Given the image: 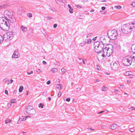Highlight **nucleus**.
<instances>
[{"mask_svg": "<svg viewBox=\"0 0 135 135\" xmlns=\"http://www.w3.org/2000/svg\"><path fill=\"white\" fill-rule=\"evenodd\" d=\"M135 22L123 25L121 27V30L122 32L124 33H128L131 32L135 27Z\"/></svg>", "mask_w": 135, "mask_h": 135, "instance_id": "obj_1", "label": "nucleus"}, {"mask_svg": "<svg viewBox=\"0 0 135 135\" xmlns=\"http://www.w3.org/2000/svg\"><path fill=\"white\" fill-rule=\"evenodd\" d=\"M4 15L5 19L8 22L9 21L11 23L16 22V20L13 15V12L11 10H7L4 11Z\"/></svg>", "mask_w": 135, "mask_h": 135, "instance_id": "obj_2", "label": "nucleus"}, {"mask_svg": "<svg viewBox=\"0 0 135 135\" xmlns=\"http://www.w3.org/2000/svg\"><path fill=\"white\" fill-rule=\"evenodd\" d=\"M111 52H109V47H106L104 48L103 49L102 52L103 54L102 55V56L104 57L106 56H107L108 57L110 56L112 54L113 52V50L112 49H111Z\"/></svg>", "mask_w": 135, "mask_h": 135, "instance_id": "obj_3", "label": "nucleus"}, {"mask_svg": "<svg viewBox=\"0 0 135 135\" xmlns=\"http://www.w3.org/2000/svg\"><path fill=\"white\" fill-rule=\"evenodd\" d=\"M122 62L123 64L125 66H130L132 62L131 57L130 55L126 56L124 58Z\"/></svg>", "mask_w": 135, "mask_h": 135, "instance_id": "obj_4", "label": "nucleus"}, {"mask_svg": "<svg viewBox=\"0 0 135 135\" xmlns=\"http://www.w3.org/2000/svg\"><path fill=\"white\" fill-rule=\"evenodd\" d=\"M26 112L27 113L30 115H34L36 113L35 110L31 106L27 107L26 109Z\"/></svg>", "mask_w": 135, "mask_h": 135, "instance_id": "obj_5", "label": "nucleus"}, {"mask_svg": "<svg viewBox=\"0 0 135 135\" xmlns=\"http://www.w3.org/2000/svg\"><path fill=\"white\" fill-rule=\"evenodd\" d=\"M118 34L117 31L115 30H113L111 31L110 38L112 40H115L117 38Z\"/></svg>", "mask_w": 135, "mask_h": 135, "instance_id": "obj_6", "label": "nucleus"}, {"mask_svg": "<svg viewBox=\"0 0 135 135\" xmlns=\"http://www.w3.org/2000/svg\"><path fill=\"white\" fill-rule=\"evenodd\" d=\"M98 45V47H100L103 49L104 47V45L103 43V42L100 41V42L99 41H97L94 43V46H97V45Z\"/></svg>", "mask_w": 135, "mask_h": 135, "instance_id": "obj_7", "label": "nucleus"}, {"mask_svg": "<svg viewBox=\"0 0 135 135\" xmlns=\"http://www.w3.org/2000/svg\"><path fill=\"white\" fill-rule=\"evenodd\" d=\"M111 65L112 69L114 70L118 69L119 66V65L115 62L113 63H111Z\"/></svg>", "mask_w": 135, "mask_h": 135, "instance_id": "obj_8", "label": "nucleus"}, {"mask_svg": "<svg viewBox=\"0 0 135 135\" xmlns=\"http://www.w3.org/2000/svg\"><path fill=\"white\" fill-rule=\"evenodd\" d=\"M98 45L97 46H94V50L95 52L97 53H100L102 52L103 48L100 47H99L98 46Z\"/></svg>", "mask_w": 135, "mask_h": 135, "instance_id": "obj_9", "label": "nucleus"}, {"mask_svg": "<svg viewBox=\"0 0 135 135\" xmlns=\"http://www.w3.org/2000/svg\"><path fill=\"white\" fill-rule=\"evenodd\" d=\"M13 32L12 31L8 32L7 33V38L9 40H11L13 37Z\"/></svg>", "mask_w": 135, "mask_h": 135, "instance_id": "obj_10", "label": "nucleus"}, {"mask_svg": "<svg viewBox=\"0 0 135 135\" xmlns=\"http://www.w3.org/2000/svg\"><path fill=\"white\" fill-rule=\"evenodd\" d=\"M19 54V53L18 52V50H16L14 51V53L12 56V58H17L18 57V56Z\"/></svg>", "mask_w": 135, "mask_h": 135, "instance_id": "obj_11", "label": "nucleus"}, {"mask_svg": "<svg viewBox=\"0 0 135 135\" xmlns=\"http://www.w3.org/2000/svg\"><path fill=\"white\" fill-rule=\"evenodd\" d=\"M111 46L113 48H115L117 50L120 49V46L119 44H115L113 45V46L112 45H111Z\"/></svg>", "mask_w": 135, "mask_h": 135, "instance_id": "obj_12", "label": "nucleus"}, {"mask_svg": "<svg viewBox=\"0 0 135 135\" xmlns=\"http://www.w3.org/2000/svg\"><path fill=\"white\" fill-rule=\"evenodd\" d=\"M117 128V126L116 124H113L110 126V128L114 130Z\"/></svg>", "mask_w": 135, "mask_h": 135, "instance_id": "obj_13", "label": "nucleus"}, {"mask_svg": "<svg viewBox=\"0 0 135 135\" xmlns=\"http://www.w3.org/2000/svg\"><path fill=\"white\" fill-rule=\"evenodd\" d=\"M7 4H3L2 5L0 6V10L3 9L4 8H5L7 7Z\"/></svg>", "mask_w": 135, "mask_h": 135, "instance_id": "obj_14", "label": "nucleus"}, {"mask_svg": "<svg viewBox=\"0 0 135 135\" xmlns=\"http://www.w3.org/2000/svg\"><path fill=\"white\" fill-rule=\"evenodd\" d=\"M21 28L22 30V31L24 32H26L27 31V29L26 27H24L23 26H21Z\"/></svg>", "mask_w": 135, "mask_h": 135, "instance_id": "obj_15", "label": "nucleus"}, {"mask_svg": "<svg viewBox=\"0 0 135 135\" xmlns=\"http://www.w3.org/2000/svg\"><path fill=\"white\" fill-rule=\"evenodd\" d=\"M86 44V42L85 41L81 42L79 44V46L81 47H83Z\"/></svg>", "mask_w": 135, "mask_h": 135, "instance_id": "obj_16", "label": "nucleus"}, {"mask_svg": "<svg viewBox=\"0 0 135 135\" xmlns=\"http://www.w3.org/2000/svg\"><path fill=\"white\" fill-rule=\"evenodd\" d=\"M23 86L22 85L20 86L19 87V90H18L19 92H22L23 91Z\"/></svg>", "mask_w": 135, "mask_h": 135, "instance_id": "obj_17", "label": "nucleus"}, {"mask_svg": "<svg viewBox=\"0 0 135 135\" xmlns=\"http://www.w3.org/2000/svg\"><path fill=\"white\" fill-rule=\"evenodd\" d=\"M57 88L59 89H62V85L61 84H57Z\"/></svg>", "mask_w": 135, "mask_h": 135, "instance_id": "obj_18", "label": "nucleus"}, {"mask_svg": "<svg viewBox=\"0 0 135 135\" xmlns=\"http://www.w3.org/2000/svg\"><path fill=\"white\" fill-rule=\"evenodd\" d=\"M57 70L58 69L56 68H53L51 69V71L53 73L57 72Z\"/></svg>", "mask_w": 135, "mask_h": 135, "instance_id": "obj_19", "label": "nucleus"}, {"mask_svg": "<svg viewBox=\"0 0 135 135\" xmlns=\"http://www.w3.org/2000/svg\"><path fill=\"white\" fill-rule=\"evenodd\" d=\"M55 1L57 4H60L62 2V0H55Z\"/></svg>", "mask_w": 135, "mask_h": 135, "instance_id": "obj_20", "label": "nucleus"}, {"mask_svg": "<svg viewBox=\"0 0 135 135\" xmlns=\"http://www.w3.org/2000/svg\"><path fill=\"white\" fill-rule=\"evenodd\" d=\"M100 40H101L100 41H104V42H105V40L106 41V39L105 38V37L104 36L103 37L102 36L101 37H100Z\"/></svg>", "mask_w": 135, "mask_h": 135, "instance_id": "obj_21", "label": "nucleus"}, {"mask_svg": "<svg viewBox=\"0 0 135 135\" xmlns=\"http://www.w3.org/2000/svg\"><path fill=\"white\" fill-rule=\"evenodd\" d=\"M22 118H20V121L24 120H25L27 118V117H26V116L22 117Z\"/></svg>", "mask_w": 135, "mask_h": 135, "instance_id": "obj_22", "label": "nucleus"}, {"mask_svg": "<svg viewBox=\"0 0 135 135\" xmlns=\"http://www.w3.org/2000/svg\"><path fill=\"white\" fill-rule=\"evenodd\" d=\"M132 60H133L134 61H135V53H133L132 55Z\"/></svg>", "mask_w": 135, "mask_h": 135, "instance_id": "obj_23", "label": "nucleus"}, {"mask_svg": "<svg viewBox=\"0 0 135 135\" xmlns=\"http://www.w3.org/2000/svg\"><path fill=\"white\" fill-rule=\"evenodd\" d=\"M86 40V41H85V42H86V44L87 43L88 44H90L91 43V39H89L87 40Z\"/></svg>", "mask_w": 135, "mask_h": 135, "instance_id": "obj_24", "label": "nucleus"}, {"mask_svg": "<svg viewBox=\"0 0 135 135\" xmlns=\"http://www.w3.org/2000/svg\"><path fill=\"white\" fill-rule=\"evenodd\" d=\"M11 121V120L9 119H7L5 121V123L6 124H7L8 123H10Z\"/></svg>", "mask_w": 135, "mask_h": 135, "instance_id": "obj_25", "label": "nucleus"}, {"mask_svg": "<svg viewBox=\"0 0 135 135\" xmlns=\"http://www.w3.org/2000/svg\"><path fill=\"white\" fill-rule=\"evenodd\" d=\"M10 102L12 103H16V101L15 99H11L10 100Z\"/></svg>", "mask_w": 135, "mask_h": 135, "instance_id": "obj_26", "label": "nucleus"}, {"mask_svg": "<svg viewBox=\"0 0 135 135\" xmlns=\"http://www.w3.org/2000/svg\"><path fill=\"white\" fill-rule=\"evenodd\" d=\"M82 59L79 58L78 60V61L79 64H81L82 63Z\"/></svg>", "mask_w": 135, "mask_h": 135, "instance_id": "obj_27", "label": "nucleus"}, {"mask_svg": "<svg viewBox=\"0 0 135 135\" xmlns=\"http://www.w3.org/2000/svg\"><path fill=\"white\" fill-rule=\"evenodd\" d=\"M66 70V69L64 68H62L61 69V71L63 73H65Z\"/></svg>", "mask_w": 135, "mask_h": 135, "instance_id": "obj_28", "label": "nucleus"}, {"mask_svg": "<svg viewBox=\"0 0 135 135\" xmlns=\"http://www.w3.org/2000/svg\"><path fill=\"white\" fill-rule=\"evenodd\" d=\"M44 105L43 104H42L41 103H40V104L38 105V107L39 108L41 107V108H43Z\"/></svg>", "mask_w": 135, "mask_h": 135, "instance_id": "obj_29", "label": "nucleus"}, {"mask_svg": "<svg viewBox=\"0 0 135 135\" xmlns=\"http://www.w3.org/2000/svg\"><path fill=\"white\" fill-rule=\"evenodd\" d=\"M115 7L116 8L118 9H119L121 8L122 7L120 6H115Z\"/></svg>", "mask_w": 135, "mask_h": 135, "instance_id": "obj_30", "label": "nucleus"}, {"mask_svg": "<svg viewBox=\"0 0 135 135\" xmlns=\"http://www.w3.org/2000/svg\"><path fill=\"white\" fill-rule=\"evenodd\" d=\"M69 12L70 13H72L73 12V9L72 8H70L69 10Z\"/></svg>", "mask_w": 135, "mask_h": 135, "instance_id": "obj_31", "label": "nucleus"}, {"mask_svg": "<svg viewBox=\"0 0 135 135\" xmlns=\"http://www.w3.org/2000/svg\"><path fill=\"white\" fill-rule=\"evenodd\" d=\"M93 33H89L87 35L86 37L88 38L90 36H91L92 35Z\"/></svg>", "mask_w": 135, "mask_h": 135, "instance_id": "obj_32", "label": "nucleus"}, {"mask_svg": "<svg viewBox=\"0 0 135 135\" xmlns=\"http://www.w3.org/2000/svg\"><path fill=\"white\" fill-rule=\"evenodd\" d=\"M130 74L129 72L128 71L124 73V75L127 76H129Z\"/></svg>", "mask_w": 135, "mask_h": 135, "instance_id": "obj_33", "label": "nucleus"}, {"mask_svg": "<svg viewBox=\"0 0 135 135\" xmlns=\"http://www.w3.org/2000/svg\"><path fill=\"white\" fill-rule=\"evenodd\" d=\"M27 16L31 18L32 17V15L31 13H28V14L27 15Z\"/></svg>", "mask_w": 135, "mask_h": 135, "instance_id": "obj_34", "label": "nucleus"}, {"mask_svg": "<svg viewBox=\"0 0 135 135\" xmlns=\"http://www.w3.org/2000/svg\"><path fill=\"white\" fill-rule=\"evenodd\" d=\"M61 91H60L58 93V94H57V96L59 97H60L61 96Z\"/></svg>", "mask_w": 135, "mask_h": 135, "instance_id": "obj_35", "label": "nucleus"}, {"mask_svg": "<svg viewBox=\"0 0 135 135\" xmlns=\"http://www.w3.org/2000/svg\"><path fill=\"white\" fill-rule=\"evenodd\" d=\"M131 5L133 7H135V2H133L131 4Z\"/></svg>", "mask_w": 135, "mask_h": 135, "instance_id": "obj_36", "label": "nucleus"}, {"mask_svg": "<svg viewBox=\"0 0 135 135\" xmlns=\"http://www.w3.org/2000/svg\"><path fill=\"white\" fill-rule=\"evenodd\" d=\"M4 37L3 38L2 36H1V38L0 39V40L1 42V43L3 41V40H4Z\"/></svg>", "mask_w": 135, "mask_h": 135, "instance_id": "obj_37", "label": "nucleus"}, {"mask_svg": "<svg viewBox=\"0 0 135 135\" xmlns=\"http://www.w3.org/2000/svg\"><path fill=\"white\" fill-rule=\"evenodd\" d=\"M107 88L106 87H105V86H103V89H102V90L103 91H105V89Z\"/></svg>", "mask_w": 135, "mask_h": 135, "instance_id": "obj_38", "label": "nucleus"}, {"mask_svg": "<svg viewBox=\"0 0 135 135\" xmlns=\"http://www.w3.org/2000/svg\"><path fill=\"white\" fill-rule=\"evenodd\" d=\"M46 17L47 18V20H51L52 18V17L49 16L47 17Z\"/></svg>", "mask_w": 135, "mask_h": 135, "instance_id": "obj_39", "label": "nucleus"}, {"mask_svg": "<svg viewBox=\"0 0 135 135\" xmlns=\"http://www.w3.org/2000/svg\"><path fill=\"white\" fill-rule=\"evenodd\" d=\"M129 131L131 132H133L134 131V130L132 128H129Z\"/></svg>", "mask_w": 135, "mask_h": 135, "instance_id": "obj_40", "label": "nucleus"}, {"mask_svg": "<svg viewBox=\"0 0 135 135\" xmlns=\"http://www.w3.org/2000/svg\"><path fill=\"white\" fill-rule=\"evenodd\" d=\"M57 26V25L56 24H55L53 26L54 28H56Z\"/></svg>", "mask_w": 135, "mask_h": 135, "instance_id": "obj_41", "label": "nucleus"}, {"mask_svg": "<svg viewBox=\"0 0 135 135\" xmlns=\"http://www.w3.org/2000/svg\"><path fill=\"white\" fill-rule=\"evenodd\" d=\"M47 93V91H45L44 92L42 93V94L44 95H46Z\"/></svg>", "mask_w": 135, "mask_h": 135, "instance_id": "obj_42", "label": "nucleus"}, {"mask_svg": "<svg viewBox=\"0 0 135 135\" xmlns=\"http://www.w3.org/2000/svg\"><path fill=\"white\" fill-rule=\"evenodd\" d=\"M8 79L7 78H6V79H4L3 80V82H6L7 81H8Z\"/></svg>", "mask_w": 135, "mask_h": 135, "instance_id": "obj_43", "label": "nucleus"}, {"mask_svg": "<svg viewBox=\"0 0 135 135\" xmlns=\"http://www.w3.org/2000/svg\"><path fill=\"white\" fill-rule=\"evenodd\" d=\"M88 129H89L90 131H94V129H92V128H89V127L88 128Z\"/></svg>", "mask_w": 135, "mask_h": 135, "instance_id": "obj_44", "label": "nucleus"}, {"mask_svg": "<svg viewBox=\"0 0 135 135\" xmlns=\"http://www.w3.org/2000/svg\"><path fill=\"white\" fill-rule=\"evenodd\" d=\"M33 73V71H30V72H28V74L30 75L31 74H32Z\"/></svg>", "mask_w": 135, "mask_h": 135, "instance_id": "obj_45", "label": "nucleus"}, {"mask_svg": "<svg viewBox=\"0 0 135 135\" xmlns=\"http://www.w3.org/2000/svg\"><path fill=\"white\" fill-rule=\"evenodd\" d=\"M134 48V50L135 51V44L133 45L132 47V48Z\"/></svg>", "mask_w": 135, "mask_h": 135, "instance_id": "obj_46", "label": "nucleus"}, {"mask_svg": "<svg viewBox=\"0 0 135 135\" xmlns=\"http://www.w3.org/2000/svg\"><path fill=\"white\" fill-rule=\"evenodd\" d=\"M51 83L50 81V80L48 81L46 83V84L47 85H49Z\"/></svg>", "mask_w": 135, "mask_h": 135, "instance_id": "obj_47", "label": "nucleus"}, {"mask_svg": "<svg viewBox=\"0 0 135 135\" xmlns=\"http://www.w3.org/2000/svg\"><path fill=\"white\" fill-rule=\"evenodd\" d=\"M70 98H67L66 99V100L68 102H69L70 100Z\"/></svg>", "mask_w": 135, "mask_h": 135, "instance_id": "obj_48", "label": "nucleus"}, {"mask_svg": "<svg viewBox=\"0 0 135 135\" xmlns=\"http://www.w3.org/2000/svg\"><path fill=\"white\" fill-rule=\"evenodd\" d=\"M105 112V111H101L100 112H98L97 114H100L101 113H103L104 112Z\"/></svg>", "mask_w": 135, "mask_h": 135, "instance_id": "obj_49", "label": "nucleus"}, {"mask_svg": "<svg viewBox=\"0 0 135 135\" xmlns=\"http://www.w3.org/2000/svg\"><path fill=\"white\" fill-rule=\"evenodd\" d=\"M5 93L6 95H8V91L7 90H5Z\"/></svg>", "mask_w": 135, "mask_h": 135, "instance_id": "obj_50", "label": "nucleus"}, {"mask_svg": "<svg viewBox=\"0 0 135 135\" xmlns=\"http://www.w3.org/2000/svg\"><path fill=\"white\" fill-rule=\"evenodd\" d=\"M101 9L102 10H104L105 9V7H102Z\"/></svg>", "mask_w": 135, "mask_h": 135, "instance_id": "obj_51", "label": "nucleus"}, {"mask_svg": "<svg viewBox=\"0 0 135 135\" xmlns=\"http://www.w3.org/2000/svg\"><path fill=\"white\" fill-rule=\"evenodd\" d=\"M119 88L120 89H122L123 88V86L121 85L119 87Z\"/></svg>", "mask_w": 135, "mask_h": 135, "instance_id": "obj_52", "label": "nucleus"}, {"mask_svg": "<svg viewBox=\"0 0 135 135\" xmlns=\"http://www.w3.org/2000/svg\"><path fill=\"white\" fill-rule=\"evenodd\" d=\"M81 89V88H77V91H79Z\"/></svg>", "mask_w": 135, "mask_h": 135, "instance_id": "obj_53", "label": "nucleus"}, {"mask_svg": "<svg viewBox=\"0 0 135 135\" xmlns=\"http://www.w3.org/2000/svg\"><path fill=\"white\" fill-rule=\"evenodd\" d=\"M36 71L38 73H40L41 72V71L40 69H39L37 70Z\"/></svg>", "mask_w": 135, "mask_h": 135, "instance_id": "obj_54", "label": "nucleus"}, {"mask_svg": "<svg viewBox=\"0 0 135 135\" xmlns=\"http://www.w3.org/2000/svg\"><path fill=\"white\" fill-rule=\"evenodd\" d=\"M97 37V36L94 37L93 38V39H92L94 41L96 40V38Z\"/></svg>", "mask_w": 135, "mask_h": 135, "instance_id": "obj_55", "label": "nucleus"}, {"mask_svg": "<svg viewBox=\"0 0 135 135\" xmlns=\"http://www.w3.org/2000/svg\"><path fill=\"white\" fill-rule=\"evenodd\" d=\"M42 63L43 64H47V62L45 61H43Z\"/></svg>", "mask_w": 135, "mask_h": 135, "instance_id": "obj_56", "label": "nucleus"}, {"mask_svg": "<svg viewBox=\"0 0 135 135\" xmlns=\"http://www.w3.org/2000/svg\"><path fill=\"white\" fill-rule=\"evenodd\" d=\"M99 1L100 2H105L106 1L105 0H99Z\"/></svg>", "mask_w": 135, "mask_h": 135, "instance_id": "obj_57", "label": "nucleus"}, {"mask_svg": "<svg viewBox=\"0 0 135 135\" xmlns=\"http://www.w3.org/2000/svg\"><path fill=\"white\" fill-rule=\"evenodd\" d=\"M118 90H117V89H115L114 91V93L116 94H117V93H116L117 92H118Z\"/></svg>", "mask_w": 135, "mask_h": 135, "instance_id": "obj_58", "label": "nucleus"}, {"mask_svg": "<svg viewBox=\"0 0 135 135\" xmlns=\"http://www.w3.org/2000/svg\"><path fill=\"white\" fill-rule=\"evenodd\" d=\"M130 108H131V109L132 110H133V109H135V108H134L133 107H131Z\"/></svg>", "mask_w": 135, "mask_h": 135, "instance_id": "obj_59", "label": "nucleus"}, {"mask_svg": "<svg viewBox=\"0 0 135 135\" xmlns=\"http://www.w3.org/2000/svg\"><path fill=\"white\" fill-rule=\"evenodd\" d=\"M10 83H11L13 82V80L12 79H11L10 80Z\"/></svg>", "mask_w": 135, "mask_h": 135, "instance_id": "obj_60", "label": "nucleus"}, {"mask_svg": "<svg viewBox=\"0 0 135 135\" xmlns=\"http://www.w3.org/2000/svg\"><path fill=\"white\" fill-rule=\"evenodd\" d=\"M129 75H130V77L131 78H132L133 76V75L131 74H130Z\"/></svg>", "mask_w": 135, "mask_h": 135, "instance_id": "obj_61", "label": "nucleus"}, {"mask_svg": "<svg viewBox=\"0 0 135 135\" xmlns=\"http://www.w3.org/2000/svg\"><path fill=\"white\" fill-rule=\"evenodd\" d=\"M50 9H51V10L52 11H54V10H55V9L54 8H50Z\"/></svg>", "mask_w": 135, "mask_h": 135, "instance_id": "obj_62", "label": "nucleus"}, {"mask_svg": "<svg viewBox=\"0 0 135 135\" xmlns=\"http://www.w3.org/2000/svg\"><path fill=\"white\" fill-rule=\"evenodd\" d=\"M68 6L69 7V9H70V8H72L71 7V6L70 4H68Z\"/></svg>", "mask_w": 135, "mask_h": 135, "instance_id": "obj_63", "label": "nucleus"}, {"mask_svg": "<svg viewBox=\"0 0 135 135\" xmlns=\"http://www.w3.org/2000/svg\"><path fill=\"white\" fill-rule=\"evenodd\" d=\"M99 80H98V79H96L95 80V82H99Z\"/></svg>", "mask_w": 135, "mask_h": 135, "instance_id": "obj_64", "label": "nucleus"}]
</instances>
